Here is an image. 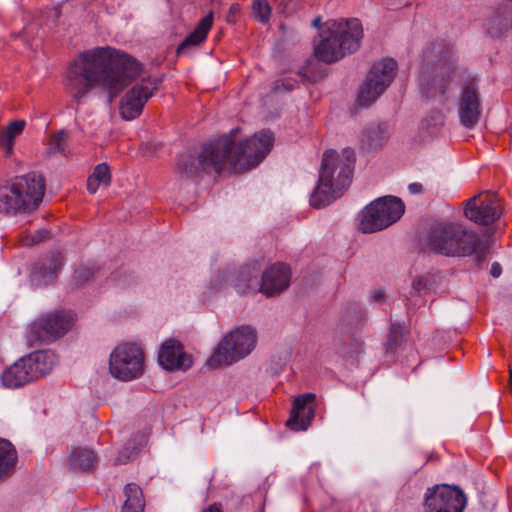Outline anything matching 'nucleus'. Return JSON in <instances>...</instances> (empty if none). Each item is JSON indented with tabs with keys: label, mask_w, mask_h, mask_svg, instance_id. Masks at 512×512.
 I'll list each match as a JSON object with an SVG mask.
<instances>
[{
	"label": "nucleus",
	"mask_w": 512,
	"mask_h": 512,
	"mask_svg": "<svg viewBox=\"0 0 512 512\" xmlns=\"http://www.w3.org/2000/svg\"><path fill=\"white\" fill-rule=\"evenodd\" d=\"M490 273L494 278L499 277L502 273V268H501L500 264L497 262L493 263L491 266Z\"/></svg>",
	"instance_id": "41"
},
{
	"label": "nucleus",
	"mask_w": 512,
	"mask_h": 512,
	"mask_svg": "<svg viewBox=\"0 0 512 512\" xmlns=\"http://www.w3.org/2000/svg\"><path fill=\"white\" fill-rule=\"evenodd\" d=\"M212 24L213 16L212 13H210L200 20L194 31L191 32L178 46L177 54H183L187 51L188 48L198 46L199 44H201L206 39L207 34L212 27Z\"/></svg>",
	"instance_id": "22"
},
{
	"label": "nucleus",
	"mask_w": 512,
	"mask_h": 512,
	"mask_svg": "<svg viewBox=\"0 0 512 512\" xmlns=\"http://www.w3.org/2000/svg\"><path fill=\"white\" fill-rule=\"evenodd\" d=\"M109 370L113 377L130 381L140 377L144 370V353L133 343L116 347L110 355Z\"/></svg>",
	"instance_id": "11"
},
{
	"label": "nucleus",
	"mask_w": 512,
	"mask_h": 512,
	"mask_svg": "<svg viewBox=\"0 0 512 512\" xmlns=\"http://www.w3.org/2000/svg\"><path fill=\"white\" fill-rule=\"evenodd\" d=\"M388 139V131L385 125H370L361 136V147L364 150H377L384 145Z\"/></svg>",
	"instance_id": "24"
},
{
	"label": "nucleus",
	"mask_w": 512,
	"mask_h": 512,
	"mask_svg": "<svg viewBox=\"0 0 512 512\" xmlns=\"http://www.w3.org/2000/svg\"><path fill=\"white\" fill-rule=\"evenodd\" d=\"M321 17H317L315 18L313 21H312V25L315 27V28H320L321 27Z\"/></svg>",
	"instance_id": "45"
},
{
	"label": "nucleus",
	"mask_w": 512,
	"mask_h": 512,
	"mask_svg": "<svg viewBox=\"0 0 512 512\" xmlns=\"http://www.w3.org/2000/svg\"><path fill=\"white\" fill-rule=\"evenodd\" d=\"M125 501L121 512H143L145 500L142 489L135 483H128L124 487Z\"/></svg>",
	"instance_id": "26"
},
{
	"label": "nucleus",
	"mask_w": 512,
	"mask_h": 512,
	"mask_svg": "<svg viewBox=\"0 0 512 512\" xmlns=\"http://www.w3.org/2000/svg\"><path fill=\"white\" fill-rule=\"evenodd\" d=\"M320 38L315 45V55L323 62H336L359 49L363 38L362 24L356 18L331 19L325 23Z\"/></svg>",
	"instance_id": "4"
},
{
	"label": "nucleus",
	"mask_w": 512,
	"mask_h": 512,
	"mask_svg": "<svg viewBox=\"0 0 512 512\" xmlns=\"http://www.w3.org/2000/svg\"><path fill=\"white\" fill-rule=\"evenodd\" d=\"M24 120L11 122L5 130L0 133V147L6 156H10L13 152L14 139L19 136L25 127Z\"/></svg>",
	"instance_id": "28"
},
{
	"label": "nucleus",
	"mask_w": 512,
	"mask_h": 512,
	"mask_svg": "<svg viewBox=\"0 0 512 512\" xmlns=\"http://www.w3.org/2000/svg\"><path fill=\"white\" fill-rule=\"evenodd\" d=\"M260 267L257 263L243 266L234 279V287L239 294H246L250 291H256L258 285V274Z\"/></svg>",
	"instance_id": "21"
},
{
	"label": "nucleus",
	"mask_w": 512,
	"mask_h": 512,
	"mask_svg": "<svg viewBox=\"0 0 512 512\" xmlns=\"http://www.w3.org/2000/svg\"><path fill=\"white\" fill-rule=\"evenodd\" d=\"M95 274V270L90 266H81L74 272V279L77 283L82 284L90 280Z\"/></svg>",
	"instance_id": "35"
},
{
	"label": "nucleus",
	"mask_w": 512,
	"mask_h": 512,
	"mask_svg": "<svg viewBox=\"0 0 512 512\" xmlns=\"http://www.w3.org/2000/svg\"><path fill=\"white\" fill-rule=\"evenodd\" d=\"M102 184L99 180L90 175L87 179V190L94 194L99 188V185Z\"/></svg>",
	"instance_id": "39"
},
{
	"label": "nucleus",
	"mask_w": 512,
	"mask_h": 512,
	"mask_svg": "<svg viewBox=\"0 0 512 512\" xmlns=\"http://www.w3.org/2000/svg\"><path fill=\"white\" fill-rule=\"evenodd\" d=\"M98 463L95 452L88 448H76L69 458V465L75 471L92 472Z\"/></svg>",
	"instance_id": "23"
},
{
	"label": "nucleus",
	"mask_w": 512,
	"mask_h": 512,
	"mask_svg": "<svg viewBox=\"0 0 512 512\" xmlns=\"http://www.w3.org/2000/svg\"><path fill=\"white\" fill-rule=\"evenodd\" d=\"M427 289V281L424 277H418L412 282V290L415 293L421 294Z\"/></svg>",
	"instance_id": "38"
},
{
	"label": "nucleus",
	"mask_w": 512,
	"mask_h": 512,
	"mask_svg": "<svg viewBox=\"0 0 512 512\" xmlns=\"http://www.w3.org/2000/svg\"><path fill=\"white\" fill-rule=\"evenodd\" d=\"M61 267L62 258L60 253H52L35 269L34 275L41 278V280L47 284L54 279Z\"/></svg>",
	"instance_id": "27"
},
{
	"label": "nucleus",
	"mask_w": 512,
	"mask_h": 512,
	"mask_svg": "<svg viewBox=\"0 0 512 512\" xmlns=\"http://www.w3.org/2000/svg\"><path fill=\"white\" fill-rule=\"evenodd\" d=\"M428 246L436 253L449 257H466L473 253L482 254L479 236L466 230L461 224L440 222L432 226Z\"/></svg>",
	"instance_id": "6"
},
{
	"label": "nucleus",
	"mask_w": 512,
	"mask_h": 512,
	"mask_svg": "<svg viewBox=\"0 0 512 512\" xmlns=\"http://www.w3.org/2000/svg\"><path fill=\"white\" fill-rule=\"evenodd\" d=\"M17 451L14 445L6 440L0 439V480L9 477L15 470L17 463Z\"/></svg>",
	"instance_id": "25"
},
{
	"label": "nucleus",
	"mask_w": 512,
	"mask_h": 512,
	"mask_svg": "<svg viewBox=\"0 0 512 512\" xmlns=\"http://www.w3.org/2000/svg\"><path fill=\"white\" fill-rule=\"evenodd\" d=\"M256 341L254 329L250 326H241L223 338L208 359L207 365L211 368L229 366L249 355L255 348Z\"/></svg>",
	"instance_id": "9"
},
{
	"label": "nucleus",
	"mask_w": 512,
	"mask_h": 512,
	"mask_svg": "<svg viewBox=\"0 0 512 512\" xmlns=\"http://www.w3.org/2000/svg\"><path fill=\"white\" fill-rule=\"evenodd\" d=\"M405 334V328L399 323H392L389 329L387 341L385 343L386 352L395 351L402 343Z\"/></svg>",
	"instance_id": "30"
},
{
	"label": "nucleus",
	"mask_w": 512,
	"mask_h": 512,
	"mask_svg": "<svg viewBox=\"0 0 512 512\" xmlns=\"http://www.w3.org/2000/svg\"><path fill=\"white\" fill-rule=\"evenodd\" d=\"M158 362L166 370H187L192 366V357L177 341L168 340L160 348Z\"/></svg>",
	"instance_id": "19"
},
{
	"label": "nucleus",
	"mask_w": 512,
	"mask_h": 512,
	"mask_svg": "<svg viewBox=\"0 0 512 512\" xmlns=\"http://www.w3.org/2000/svg\"><path fill=\"white\" fill-rule=\"evenodd\" d=\"M47 234H48V232H46V231H38L37 234L34 236L32 243L41 241L42 239H44L46 237Z\"/></svg>",
	"instance_id": "44"
},
{
	"label": "nucleus",
	"mask_w": 512,
	"mask_h": 512,
	"mask_svg": "<svg viewBox=\"0 0 512 512\" xmlns=\"http://www.w3.org/2000/svg\"><path fill=\"white\" fill-rule=\"evenodd\" d=\"M254 17L261 23H267L271 16V8L267 0H254L252 4Z\"/></svg>",
	"instance_id": "31"
},
{
	"label": "nucleus",
	"mask_w": 512,
	"mask_h": 512,
	"mask_svg": "<svg viewBox=\"0 0 512 512\" xmlns=\"http://www.w3.org/2000/svg\"><path fill=\"white\" fill-rule=\"evenodd\" d=\"M315 399L313 393L297 396L293 401V407L286 425L294 431L306 430L315 415Z\"/></svg>",
	"instance_id": "18"
},
{
	"label": "nucleus",
	"mask_w": 512,
	"mask_h": 512,
	"mask_svg": "<svg viewBox=\"0 0 512 512\" xmlns=\"http://www.w3.org/2000/svg\"><path fill=\"white\" fill-rule=\"evenodd\" d=\"M408 190L411 194H418V193H421L423 191V186L422 184L420 183H411L409 186H408Z\"/></svg>",
	"instance_id": "40"
},
{
	"label": "nucleus",
	"mask_w": 512,
	"mask_h": 512,
	"mask_svg": "<svg viewBox=\"0 0 512 512\" xmlns=\"http://www.w3.org/2000/svg\"><path fill=\"white\" fill-rule=\"evenodd\" d=\"M502 214L501 202L494 193L483 192L466 201L464 215L480 225H490Z\"/></svg>",
	"instance_id": "14"
},
{
	"label": "nucleus",
	"mask_w": 512,
	"mask_h": 512,
	"mask_svg": "<svg viewBox=\"0 0 512 512\" xmlns=\"http://www.w3.org/2000/svg\"><path fill=\"white\" fill-rule=\"evenodd\" d=\"M67 146V134L63 131L52 136L50 140L49 153L65 154Z\"/></svg>",
	"instance_id": "32"
},
{
	"label": "nucleus",
	"mask_w": 512,
	"mask_h": 512,
	"mask_svg": "<svg viewBox=\"0 0 512 512\" xmlns=\"http://www.w3.org/2000/svg\"><path fill=\"white\" fill-rule=\"evenodd\" d=\"M405 211L403 202L394 196L378 198L367 205L358 215V229L374 233L397 222Z\"/></svg>",
	"instance_id": "10"
},
{
	"label": "nucleus",
	"mask_w": 512,
	"mask_h": 512,
	"mask_svg": "<svg viewBox=\"0 0 512 512\" xmlns=\"http://www.w3.org/2000/svg\"><path fill=\"white\" fill-rule=\"evenodd\" d=\"M140 64L111 47H96L79 54L69 65L65 87L80 101L94 88L108 93L111 103L139 74Z\"/></svg>",
	"instance_id": "1"
},
{
	"label": "nucleus",
	"mask_w": 512,
	"mask_h": 512,
	"mask_svg": "<svg viewBox=\"0 0 512 512\" xmlns=\"http://www.w3.org/2000/svg\"><path fill=\"white\" fill-rule=\"evenodd\" d=\"M458 114L460 123L466 128H473L479 121L480 98L474 82H469L463 87L458 101Z\"/></svg>",
	"instance_id": "17"
},
{
	"label": "nucleus",
	"mask_w": 512,
	"mask_h": 512,
	"mask_svg": "<svg viewBox=\"0 0 512 512\" xmlns=\"http://www.w3.org/2000/svg\"><path fill=\"white\" fill-rule=\"evenodd\" d=\"M372 298L375 302H380L384 298V292L382 290H376L373 292Z\"/></svg>",
	"instance_id": "43"
},
{
	"label": "nucleus",
	"mask_w": 512,
	"mask_h": 512,
	"mask_svg": "<svg viewBox=\"0 0 512 512\" xmlns=\"http://www.w3.org/2000/svg\"><path fill=\"white\" fill-rule=\"evenodd\" d=\"M466 504V495L458 486L436 485L425 493L426 512H463Z\"/></svg>",
	"instance_id": "13"
},
{
	"label": "nucleus",
	"mask_w": 512,
	"mask_h": 512,
	"mask_svg": "<svg viewBox=\"0 0 512 512\" xmlns=\"http://www.w3.org/2000/svg\"><path fill=\"white\" fill-rule=\"evenodd\" d=\"M55 365L54 355L48 351H36L20 358L2 374L7 388H19L49 374Z\"/></svg>",
	"instance_id": "7"
},
{
	"label": "nucleus",
	"mask_w": 512,
	"mask_h": 512,
	"mask_svg": "<svg viewBox=\"0 0 512 512\" xmlns=\"http://www.w3.org/2000/svg\"><path fill=\"white\" fill-rule=\"evenodd\" d=\"M74 318L69 312H56L43 316L30 326L29 334L40 342H53L71 328Z\"/></svg>",
	"instance_id": "15"
},
{
	"label": "nucleus",
	"mask_w": 512,
	"mask_h": 512,
	"mask_svg": "<svg viewBox=\"0 0 512 512\" xmlns=\"http://www.w3.org/2000/svg\"><path fill=\"white\" fill-rule=\"evenodd\" d=\"M297 86V80L293 78L281 79L275 82V91H292Z\"/></svg>",
	"instance_id": "36"
},
{
	"label": "nucleus",
	"mask_w": 512,
	"mask_h": 512,
	"mask_svg": "<svg viewBox=\"0 0 512 512\" xmlns=\"http://www.w3.org/2000/svg\"><path fill=\"white\" fill-rule=\"evenodd\" d=\"M202 512H222V506L218 503H214L204 509Z\"/></svg>",
	"instance_id": "42"
},
{
	"label": "nucleus",
	"mask_w": 512,
	"mask_h": 512,
	"mask_svg": "<svg viewBox=\"0 0 512 512\" xmlns=\"http://www.w3.org/2000/svg\"><path fill=\"white\" fill-rule=\"evenodd\" d=\"M137 455V448L133 444L128 443L121 451H119L118 456L115 458V465L126 464L131 461Z\"/></svg>",
	"instance_id": "33"
},
{
	"label": "nucleus",
	"mask_w": 512,
	"mask_h": 512,
	"mask_svg": "<svg viewBox=\"0 0 512 512\" xmlns=\"http://www.w3.org/2000/svg\"><path fill=\"white\" fill-rule=\"evenodd\" d=\"M453 47L445 42H433L423 51V60L427 65L437 66V73L432 79L428 93L431 96H443L449 89L451 82L457 75Z\"/></svg>",
	"instance_id": "8"
},
{
	"label": "nucleus",
	"mask_w": 512,
	"mask_h": 512,
	"mask_svg": "<svg viewBox=\"0 0 512 512\" xmlns=\"http://www.w3.org/2000/svg\"><path fill=\"white\" fill-rule=\"evenodd\" d=\"M509 383L512 385V368H509Z\"/></svg>",
	"instance_id": "46"
},
{
	"label": "nucleus",
	"mask_w": 512,
	"mask_h": 512,
	"mask_svg": "<svg viewBox=\"0 0 512 512\" xmlns=\"http://www.w3.org/2000/svg\"><path fill=\"white\" fill-rule=\"evenodd\" d=\"M291 272L287 265L277 263L269 267L262 275L260 291L273 296L286 290L290 284Z\"/></svg>",
	"instance_id": "20"
},
{
	"label": "nucleus",
	"mask_w": 512,
	"mask_h": 512,
	"mask_svg": "<svg viewBox=\"0 0 512 512\" xmlns=\"http://www.w3.org/2000/svg\"><path fill=\"white\" fill-rule=\"evenodd\" d=\"M274 142L272 132L263 130L251 138L236 143L231 135L207 143L197 155L183 154L177 171L189 179H198L212 171L240 173L259 165L270 152Z\"/></svg>",
	"instance_id": "2"
},
{
	"label": "nucleus",
	"mask_w": 512,
	"mask_h": 512,
	"mask_svg": "<svg viewBox=\"0 0 512 512\" xmlns=\"http://www.w3.org/2000/svg\"><path fill=\"white\" fill-rule=\"evenodd\" d=\"M54 14H55V16H56V17H59V15H60V11H59L58 9H55V10H54Z\"/></svg>",
	"instance_id": "47"
},
{
	"label": "nucleus",
	"mask_w": 512,
	"mask_h": 512,
	"mask_svg": "<svg viewBox=\"0 0 512 512\" xmlns=\"http://www.w3.org/2000/svg\"><path fill=\"white\" fill-rule=\"evenodd\" d=\"M445 115L442 111H431L422 121V128L430 135L436 134L444 125Z\"/></svg>",
	"instance_id": "29"
},
{
	"label": "nucleus",
	"mask_w": 512,
	"mask_h": 512,
	"mask_svg": "<svg viewBox=\"0 0 512 512\" xmlns=\"http://www.w3.org/2000/svg\"><path fill=\"white\" fill-rule=\"evenodd\" d=\"M396 68L397 63L391 58L375 63L359 90L358 103L362 106L372 104L391 84Z\"/></svg>",
	"instance_id": "12"
},
{
	"label": "nucleus",
	"mask_w": 512,
	"mask_h": 512,
	"mask_svg": "<svg viewBox=\"0 0 512 512\" xmlns=\"http://www.w3.org/2000/svg\"><path fill=\"white\" fill-rule=\"evenodd\" d=\"M157 80L143 78L127 91L119 107L120 115L125 120L136 119L143 111L144 105L157 90Z\"/></svg>",
	"instance_id": "16"
},
{
	"label": "nucleus",
	"mask_w": 512,
	"mask_h": 512,
	"mask_svg": "<svg viewBox=\"0 0 512 512\" xmlns=\"http://www.w3.org/2000/svg\"><path fill=\"white\" fill-rule=\"evenodd\" d=\"M45 189V180L39 174L28 173L13 178L0 187V212H32L42 202Z\"/></svg>",
	"instance_id": "5"
},
{
	"label": "nucleus",
	"mask_w": 512,
	"mask_h": 512,
	"mask_svg": "<svg viewBox=\"0 0 512 512\" xmlns=\"http://www.w3.org/2000/svg\"><path fill=\"white\" fill-rule=\"evenodd\" d=\"M354 161L351 149L343 150L342 155L333 150L324 153L318 184L310 197L312 207H325L343 194L351 183Z\"/></svg>",
	"instance_id": "3"
},
{
	"label": "nucleus",
	"mask_w": 512,
	"mask_h": 512,
	"mask_svg": "<svg viewBox=\"0 0 512 512\" xmlns=\"http://www.w3.org/2000/svg\"><path fill=\"white\" fill-rule=\"evenodd\" d=\"M240 11H241V7L239 4L235 3V4H232L229 8V11H228V14L226 16V21L228 23H235L236 20H237V17L239 16L240 14Z\"/></svg>",
	"instance_id": "37"
},
{
	"label": "nucleus",
	"mask_w": 512,
	"mask_h": 512,
	"mask_svg": "<svg viewBox=\"0 0 512 512\" xmlns=\"http://www.w3.org/2000/svg\"><path fill=\"white\" fill-rule=\"evenodd\" d=\"M91 175L105 186L109 185L111 182L110 170L105 163L98 164Z\"/></svg>",
	"instance_id": "34"
}]
</instances>
